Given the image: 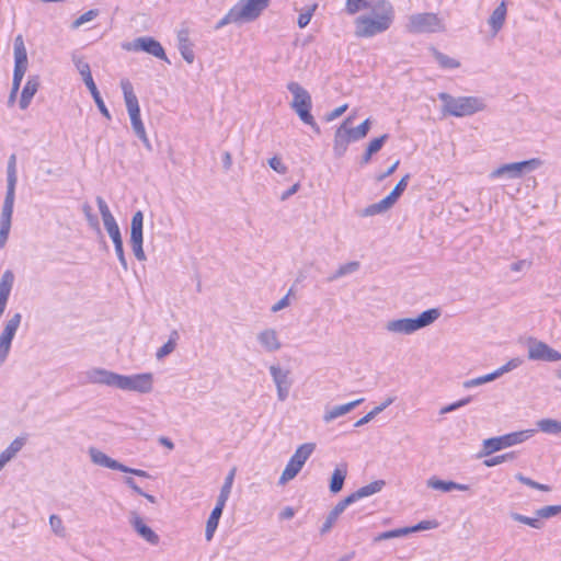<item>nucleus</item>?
<instances>
[{
    "label": "nucleus",
    "mask_w": 561,
    "mask_h": 561,
    "mask_svg": "<svg viewBox=\"0 0 561 561\" xmlns=\"http://www.w3.org/2000/svg\"><path fill=\"white\" fill-rule=\"evenodd\" d=\"M87 379L90 383L105 385L112 388L139 393H149L153 389V375L151 373L127 376L104 368H92L87 371Z\"/></svg>",
    "instance_id": "f257e3e1"
},
{
    "label": "nucleus",
    "mask_w": 561,
    "mask_h": 561,
    "mask_svg": "<svg viewBox=\"0 0 561 561\" xmlns=\"http://www.w3.org/2000/svg\"><path fill=\"white\" fill-rule=\"evenodd\" d=\"M394 21V8L388 0H381L369 13L358 15L354 21L357 38H371L387 32Z\"/></svg>",
    "instance_id": "f03ea898"
},
{
    "label": "nucleus",
    "mask_w": 561,
    "mask_h": 561,
    "mask_svg": "<svg viewBox=\"0 0 561 561\" xmlns=\"http://www.w3.org/2000/svg\"><path fill=\"white\" fill-rule=\"evenodd\" d=\"M16 182V157L11 154L7 167V192L0 215V249H4L11 231Z\"/></svg>",
    "instance_id": "7ed1b4c3"
},
{
    "label": "nucleus",
    "mask_w": 561,
    "mask_h": 561,
    "mask_svg": "<svg viewBox=\"0 0 561 561\" xmlns=\"http://www.w3.org/2000/svg\"><path fill=\"white\" fill-rule=\"evenodd\" d=\"M438 99L443 102V113L454 117L471 116L486 107L484 100L479 96H453L440 92Z\"/></svg>",
    "instance_id": "20e7f679"
},
{
    "label": "nucleus",
    "mask_w": 561,
    "mask_h": 561,
    "mask_svg": "<svg viewBox=\"0 0 561 561\" xmlns=\"http://www.w3.org/2000/svg\"><path fill=\"white\" fill-rule=\"evenodd\" d=\"M440 316L438 309H428L423 311L417 318H402L390 320L386 323V330L392 334H402L410 335L416 332L420 329H423L434 321H436Z\"/></svg>",
    "instance_id": "39448f33"
},
{
    "label": "nucleus",
    "mask_w": 561,
    "mask_h": 561,
    "mask_svg": "<svg viewBox=\"0 0 561 561\" xmlns=\"http://www.w3.org/2000/svg\"><path fill=\"white\" fill-rule=\"evenodd\" d=\"M287 90L293 94V101L290 103L291 108L296 112L302 123L319 133V125L311 114L312 100L310 93L296 81L289 82L287 84Z\"/></svg>",
    "instance_id": "423d86ee"
},
{
    "label": "nucleus",
    "mask_w": 561,
    "mask_h": 561,
    "mask_svg": "<svg viewBox=\"0 0 561 561\" xmlns=\"http://www.w3.org/2000/svg\"><path fill=\"white\" fill-rule=\"evenodd\" d=\"M350 118L344 121L336 129L333 141V151L336 157H342L351 142L366 137L370 128V119H365L355 128L348 127Z\"/></svg>",
    "instance_id": "0eeeda50"
},
{
    "label": "nucleus",
    "mask_w": 561,
    "mask_h": 561,
    "mask_svg": "<svg viewBox=\"0 0 561 561\" xmlns=\"http://www.w3.org/2000/svg\"><path fill=\"white\" fill-rule=\"evenodd\" d=\"M121 88L123 90L125 104L127 107L128 115L130 117V123L134 133L136 136L146 145L149 147V139L146 133L145 125L141 121L140 116V107L139 102L137 99V95L134 92L133 84L128 79H123L121 81Z\"/></svg>",
    "instance_id": "6e6552de"
},
{
    "label": "nucleus",
    "mask_w": 561,
    "mask_h": 561,
    "mask_svg": "<svg viewBox=\"0 0 561 561\" xmlns=\"http://www.w3.org/2000/svg\"><path fill=\"white\" fill-rule=\"evenodd\" d=\"M536 430H526L508 433L502 436L486 438L482 443V448L478 454L479 458L491 456L502 449L522 444L534 436Z\"/></svg>",
    "instance_id": "1a4fd4ad"
},
{
    "label": "nucleus",
    "mask_w": 561,
    "mask_h": 561,
    "mask_svg": "<svg viewBox=\"0 0 561 561\" xmlns=\"http://www.w3.org/2000/svg\"><path fill=\"white\" fill-rule=\"evenodd\" d=\"M542 165L539 158H533L525 161L502 164L490 173L492 180L500 178L519 179L525 173L533 172Z\"/></svg>",
    "instance_id": "9d476101"
},
{
    "label": "nucleus",
    "mask_w": 561,
    "mask_h": 561,
    "mask_svg": "<svg viewBox=\"0 0 561 561\" xmlns=\"http://www.w3.org/2000/svg\"><path fill=\"white\" fill-rule=\"evenodd\" d=\"M72 61H73L77 70L79 71L80 76L82 77V80H83L85 87L90 91L99 111L102 113V115L106 119L110 121L112 118L111 113L107 110V107L96 88V84H95L92 73H91L90 65L82 57H79L76 55L72 56Z\"/></svg>",
    "instance_id": "9b49d317"
},
{
    "label": "nucleus",
    "mask_w": 561,
    "mask_h": 561,
    "mask_svg": "<svg viewBox=\"0 0 561 561\" xmlns=\"http://www.w3.org/2000/svg\"><path fill=\"white\" fill-rule=\"evenodd\" d=\"M316 445L313 443H305L300 445L294 455L287 462L278 483L284 485L288 481L293 480L302 469L306 461L309 459L314 450Z\"/></svg>",
    "instance_id": "f8f14e48"
},
{
    "label": "nucleus",
    "mask_w": 561,
    "mask_h": 561,
    "mask_svg": "<svg viewBox=\"0 0 561 561\" xmlns=\"http://www.w3.org/2000/svg\"><path fill=\"white\" fill-rule=\"evenodd\" d=\"M21 322L22 314L20 312L10 314L3 322L0 333V367L7 362L10 355L12 342L21 325Z\"/></svg>",
    "instance_id": "ddd939ff"
},
{
    "label": "nucleus",
    "mask_w": 561,
    "mask_h": 561,
    "mask_svg": "<svg viewBox=\"0 0 561 561\" xmlns=\"http://www.w3.org/2000/svg\"><path fill=\"white\" fill-rule=\"evenodd\" d=\"M442 19L435 13H416L409 16L407 30L410 33H436L444 31Z\"/></svg>",
    "instance_id": "4468645a"
},
{
    "label": "nucleus",
    "mask_w": 561,
    "mask_h": 561,
    "mask_svg": "<svg viewBox=\"0 0 561 561\" xmlns=\"http://www.w3.org/2000/svg\"><path fill=\"white\" fill-rule=\"evenodd\" d=\"M122 48L126 51H145L160 60L170 64L163 46L151 36L137 37L131 42L122 43Z\"/></svg>",
    "instance_id": "2eb2a0df"
},
{
    "label": "nucleus",
    "mask_w": 561,
    "mask_h": 561,
    "mask_svg": "<svg viewBox=\"0 0 561 561\" xmlns=\"http://www.w3.org/2000/svg\"><path fill=\"white\" fill-rule=\"evenodd\" d=\"M268 4L270 0H239L232 9L240 23H249L257 20Z\"/></svg>",
    "instance_id": "dca6fc26"
},
{
    "label": "nucleus",
    "mask_w": 561,
    "mask_h": 561,
    "mask_svg": "<svg viewBox=\"0 0 561 561\" xmlns=\"http://www.w3.org/2000/svg\"><path fill=\"white\" fill-rule=\"evenodd\" d=\"M144 214L141 210H137L131 217L130 224V239L129 243L135 257L142 262L146 261L147 256L142 248L144 243Z\"/></svg>",
    "instance_id": "f3484780"
},
{
    "label": "nucleus",
    "mask_w": 561,
    "mask_h": 561,
    "mask_svg": "<svg viewBox=\"0 0 561 561\" xmlns=\"http://www.w3.org/2000/svg\"><path fill=\"white\" fill-rule=\"evenodd\" d=\"M528 358L531 360L554 363L561 360V353L542 341L529 339Z\"/></svg>",
    "instance_id": "a211bd4d"
},
{
    "label": "nucleus",
    "mask_w": 561,
    "mask_h": 561,
    "mask_svg": "<svg viewBox=\"0 0 561 561\" xmlns=\"http://www.w3.org/2000/svg\"><path fill=\"white\" fill-rule=\"evenodd\" d=\"M268 370L276 386L277 399L280 402H284L288 398L293 385V381L289 377L290 371L288 369H283L278 365L270 366Z\"/></svg>",
    "instance_id": "6ab92c4d"
},
{
    "label": "nucleus",
    "mask_w": 561,
    "mask_h": 561,
    "mask_svg": "<svg viewBox=\"0 0 561 561\" xmlns=\"http://www.w3.org/2000/svg\"><path fill=\"white\" fill-rule=\"evenodd\" d=\"M437 527H438V523L436 520H422L411 527H402V528H397V529H391V530L380 533L374 538V541L378 542L381 540L399 538V537H403V536H407L412 533L430 530V529H434Z\"/></svg>",
    "instance_id": "aec40b11"
},
{
    "label": "nucleus",
    "mask_w": 561,
    "mask_h": 561,
    "mask_svg": "<svg viewBox=\"0 0 561 561\" xmlns=\"http://www.w3.org/2000/svg\"><path fill=\"white\" fill-rule=\"evenodd\" d=\"M128 522L133 529L146 542L151 546H157L160 542V537L149 526H147L142 517L135 511L129 513Z\"/></svg>",
    "instance_id": "412c9836"
},
{
    "label": "nucleus",
    "mask_w": 561,
    "mask_h": 561,
    "mask_svg": "<svg viewBox=\"0 0 561 561\" xmlns=\"http://www.w3.org/2000/svg\"><path fill=\"white\" fill-rule=\"evenodd\" d=\"M256 340L261 347L267 353H276L282 348L279 335L275 329L266 328L260 331Z\"/></svg>",
    "instance_id": "4be33fe9"
},
{
    "label": "nucleus",
    "mask_w": 561,
    "mask_h": 561,
    "mask_svg": "<svg viewBox=\"0 0 561 561\" xmlns=\"http://www.w3.org/2000/svg\"><path fill=\"white\" fill-rule=\"evenodd\" d=\"M15 276L11 270L3 272L0 278V318L3 316L13 288Z\"/></svg>",
    "instance_id": "5701e85b"
},
{
    "label": "nucleus",
    "mask_w": 561,
    "mask_h": 561,
    "mask_svg": "<svg viewBox=\"0 0 561 561\" xmlns=\"http://www.w3.org/2000/svg\"><path fill=\"white\" fill-rule=\"evenodd\" d=\"M362 402H364V398L341 405L327 407L323 414L324 423H331L335 419L347 414Z\"/></svg>",
    "instance_id": "b1692460"
},
{
    "label": "nucleus",
    "mask_w": 561,
    "mask_h": 561,
    "mask_svg": "<svg viewBox=\"0 0 561 561\" xmlns=\"http://www.w3.org/2000/svg\"><path fill=\"white\" fill-rule=\"evenodd\" d=\"M105 230L107 231L110 238L112 239L115 248V253L117 255V259L122 265V267L127 271L128 264L125 257L124 253V247H123V239L121 234V230L117 224L105 227Z\"/></svg>",
    "instance_id": "393cba45"
},
{
    "label": "nucleus",
    "mask_w": 561,
    "mask_h": 561,
    "mask_svg": "<svg viewBox=\"0 0 561 561\" xmlns=\"http://www.w3.org/2000/svg\"><path fill=\"white\" fill-rule=\"evenodd\" d=\"M89 455L91 458V461L98 466L108 468L112 470H118L124 469V465L119 461L108 457L103 451L99 450L98 448L91 447L89 449Z\"/></svg>",
    "instance_id": "a878e982"
},
{
    "label": "nucleus",
    "mask_w": 561,
    "mask_h": 561,
    "mask_svg": "<svg viewBox=\"0 0 561 561\" xmlns=\"http://www.w3.org/2000/svg\"><path fill=\"white\" fill-rule=\"evenodd\" d=\"M39 88V77L38 76H30L27 81L22 90L21 99H20V107L22 110H26L32 102L33 96L37 92Z\"/></svg>",
    "instance_id": "bb28decb"
},
{
    "label": "nucleus",
    "mask_w": 561,
    "mask_h": 561,
    "mask_svg": "<svg viewBox=\"0 0 561 561\" xmlns=\"http://www.w3.org/2000/svg\"><path fill=\"white\" fill-rule=\"evenodd\" d=\"M506 2L503 0L492 12L488 21L492 28L493 35H496L502 30L506 20Z\"/></svg>",
    "instance_id": "cd10ccee"
},
{
    "label": "nucleus",
    "mask_w": 561,
    "mask_h": 561,
    "mask_svg": "<svg viewBox=\"0 0 561 561\" xmlns=\"http://www.w3.org/2000/svg\"><path fill=\"white\" fill-rule=\"evenodd\" d=\"M225 506L226 504H220V502H216V505L213 508L206 523L205 538L207 541H210L213 539Z\"/></svg>",
    "instance_id": "c85d7f7f"
},
{
    "label": "nucleus",
    "mask_w": 561,
    "mask_h": 561,
    "mask_svg": "<svg viewBox=\"0 0 561 561\" xmlns=\"http://www.w3.org/2000/svg\"><path fill=\"white\" fill-rule=\"evenodd\" d=\"M27 438L19 436L14 438L10 445L0 454V459L7 465L10 462L25 446Z\"/></svg>",
    "instance_id": "c756f323"
},
{
    "label": "nucleus",
    "mask_w": 561,
    "mask_h": 561,
    "mask_svg": "<svg viewBox=\"0 0 561 561\" xmlns=\"http://www.w3.org/2000/svg\"><path fill=\"white\" fill-rule=\"evenodd\" d=\"M385 484H386V482L383 480H376V481L370 482L369 484H366V485L359 488L355 492L351 493V495L353 496L354 501L357 502L360 499H364V497H367V496H370V495H374V494L380 492L382 490V488L385 486Z\"/></svg>",
    "instance_id": "7c9ffc66"
},
{
    "label": "nucleus",
    "mask_w": 561,
    "mask_h": 561,
    "mask_svg": "<svg viewBox=\"0 0 561 561\" xmlns=\"http://www.w3.org/2000/svg\"><path fill=\"white\" fill-rule=\"evenodd\" d=\"M392 206H393V204L387 197H385L381 201H379L378 203H375V204H371V205L365 207L360 211L359 215L362 217H371V216H375V215H379V214L386 213Z\"/></svg>",
    "instance_id": "2f4dec72"
},
{
    "label": "nucleus",
    "mask_w": 561,
    "mask_h": 561,
    "mask_svg": "<svg viewBox=\"0 0 561 561\" xmlns=\"http://www.w3.org/2000/svg\"><path fill=\"white\" fill-rule=\"evenodd\" d=\"M179 339L180 336L178 331L173 330L169 335V340L157 351V359L161 360L168 355H170L175 350Z\"/></svg>",
    "instance_id": "473e14b6"
},
{
    "label": "nucleus",
    "mask_w": 561,
    "mask_h": 561,
    "mask_svg": "<svg viewBox=\"0 0 561 561\" xmlns=\"http://www.w3.org/2000/svg\"><path fill=\"white\" fill-rule=\"evenodd\" d=\"M236 471H237V469L232 468L225 478V482L221 485L219 495L217 497V502H220V504H226L231 494V490H232V485H233L234 477H236Z\"/></svg>",
    "instance_id": "72a5a7b5"
},
{
    "label": "nucleus",
    "mask_w": 561,
    "mask_h": 561,
    "mask_svg": "<svg viewBox=\"0 0 561 561\" xmlns=\"http://www.w3.org/2000/svg\"><path fill=\"white\" fill-rule=\"evenodd\" d=\"M95 201L102 216L104 228L117 224L105 199L101 196H96Z\"/></svg>",
    "instance_id": "f704fd0d"
},
{
    "label": "nucleus",
    "mask_w": 561,
    "mask_h": 561,
    "mask_svg": "<svg viewBox=\"0 0 561 561\" xmlns=\"http://www.w3.org/2000/svg\"><path fill=\"white\" fill-rule=\"evenodd\" d=\"M14 64H28L27 50L24 45L23 37L18 35L13 44Z\"/></svg>",
    "instance_id": "c9c22d12"
},
{
    "label": "nucleus",
    "mask_w": 561,
    "mask_h": 561,
    "mask_svg": "<svg viewBox=\"0 0 561 561\" xmlns=\"http://www.w3.org/2000/svg\"><path fill=\"white\" fill-rule=\"evenodd\" d=\"M538 431H541L546 434H559L561 433V421H557L553 419H542L537 422Z\"/></svg>",
    "instance_id": "e433bc0d"
},
{
    "label": "nucleus",
    "mask_w": 561,
    "mask_h": 561,
    "mask_svg": "<svg viewBox=\"0 0 561 561\" xmlns=\"http://www.w3.org/2000/svg\"><path fill=\"white\" fill-rule=\"evenodd\" d=\"M345 477H346L345 468L344 469L335 468V470L333 471L332 478H331V482H330L331 492L337 493L339 491L342 490Z\"/></svg>",
    "instance_id": "4c0bfd02"
},
{
    "label": "nucleus",
    "mask_w": 561,
    "mask_h": 561,
    "mask_svg": "<svg viewBox=\"0 0 561 561\" xmlns=\"http://www.w3.org/2000/svg\"><path fill=\"white\" fill-rule=\"evenodd\" d=\"M511 518L514 519L515 522L528 525L535 529H540L543 526V523L541 522L542 518H539L537 515L536 517H528L519 513L513 512L511 513Z\"/></svg>",
    "instance_id": "58836bf2"
},
{
    "label": "nucleus",
    "mask_w": 561,
    "mask_h": 561,
    "mask_svg": "<svg viewBox=\"0 0 561 561\" xmlns=\"http://www.w3.org/2000/svg\"><path fill=\"white\" fill-rule=\"evenodd\" d=\"M434 57L437 64L443 69H456L460 66V62L438 50H434Z\"/></svg>",
    "instance_id": "ea45409f"
},
{
    "label": "nucleus",
    "mask_w": 561,
    "mask_h": 561,
    "mask_svg": "<svg viewBox=\"0 0 561 561\" xmlns=\"http://www.w3.org/2000/svg\"><path fill=\"white\" fill-rule=\"evenodd\" d=\"M497 375L495 371H492L490 374H486V375H483V376H479V377H476V378H472V379H468L463 382V387L466 389H470V388H473V387H478V386H481V385H484L486 382H491L495 379H497Z\"/></svg>",
    "instance_id": "a19ab883"
},
{
    "label": "nucleus",
    "mask_w": 561,
    "mask_h": 561,
    "mask_svg": "<svg viewBox=\"0 0 561 561\" xmlns=\"http://www.w3.org/2000/svg\"><path fill=\"white\" fill-rule=\"evenodd\" d=\"M82 213L88 221V225L93 230L100 231V222L98 216L93 213L92 206L89 203H84L81 206Z\"/></svg>",
    "instance_id": "79ce46f5"
},
{
    "label": "nucleus",
    "mask_w": 561,
    "mask_h": 561,
    "mask_svg": "<svg viewBox=\"0 0 561 561\" xmlns=\"http://www.w3.org/2000/svg\"><path fill=\"white\" fill-rule=\"evenodd\" d=\"M358 268H359V263L356 261L345 263V264L341 265L332 276H330L329 280H335L340 277L352 274V273L356 272Z\"/></svg>",
    "instance_id": "37998d69"
},
{
    "label": "nucleus",
    "mask_w": 561,
    "mask_h": 561,
    "mask_svg": "<svg viewBox=\"0 0 561 561\" xmlns=\"http://www.w3.org/2000/svg\"><path fill=\"white\" fill-rule=\"evenodd\" d=\"M427 486L434 490H439L443 492L453 491V486H455L454 481H444L436 477H432L427 480Z\"/></svg>",
    "instance_id": "c03bdc74"
},
{
    "label": "nucleus",
    "mask_w": 561,
    "mask_h": 561,
    "mask_svg": "<svg viewBox=\"0 0 561 561\" xmlns=\"http://www.w3.org/2000/svg\"><path fill=\"white\" fill-rule=\"evenodd\" d=\"M516 458V453L515 451H510V453H506V454H502V455H497V456H493L491 458H488L483 461V465L485 467H495L500 463H503V462H506V461H511V460H514Z\"/></svg>",
    "instance_id": "a18cd8bd"
},
{
    "label": "nucleus",
    "mask_w": 561,
    "mask_h": 561,
    "mask_svg": "<svg viewBox=\"0 0 561 561\" xmlns=\"http://www.w3.org/2000/svg\"><path fill=\"white\" fill-rule=\"evenodd\" d=\"M49 526L51 528V531L60 537V538H65L67 533H66V528H65V525H64V522L61 519L60 516L56 515V514H53L49 516Z\"/></svg>",
    "instance_id": "49530a36"
},
{
    "label": "nucleus",
    "mask_w": 561,
    "mask_h": 561,
    "mask_svg": "<svg viewBox=\"0 0 561 561\" xmlns=\"http://www.w3.org/2000/svg\"><path fill=\"white\" fill-rule=\"evenodd\" d=\"M409 179V174L404 175L396 185L393 191L388 196H386L393 205L397 203L401 194L405 191Z\"/></svg>",
    "instance_id": "de8ad7c7"
},
{
    "label": "nucleus",
    "mask_w": 561,
    "mask_h": 561,
    "mask_svg": "<svg viewBox=\"0 0 561 561\" xmlns=\"http://www.w3.org/2000/svg\"><path fill=\"white\" fill-rule=\"evenodd\" d=\"M99 15V10L96 9H91L87 12H84L83 14H81L78 19H76L73 22H72V25L71 27L73 30H77L79 28L81 25L94 20L96 16Z\"/></svg>",
    "instance_id": "09e8293b"
},
{
    "label": "nucleus",
    "mask_w": 561,
    "mask_h": 561,
    "mask_svg": "<svg viewBox=\"0 0 561 561\" xmlns=\"http://www.w3.org/2000/svg\"><path fill=\"white\" fill-rule=\"evenodd\" d=\"M124 483L128 488H130L135 493L146 497L150 503H156L157 502L156 497L153 495H151V494H148V493L144 492V490L138 486V484L136 483V481L131 477H125L124 478Z\"/></svg>",
    "instance_id": "8fccbe9b"
},
{
    "label": "nucleus",
    "mask_w": 561,
    "mask_h": 561,
    "mask_svg": "<svg viewBox=\"0 0 561 561\" xmlns=\"http://www.w3.org/2000/svg\"><path fill=\"white\" fill-rule=\"evenodd\" d=\"M561 513V505H548L536 511L539 518H550Z\"/></svg>",
    "instance_id": "3c124183"
},
{
    "label": "nucleus",
    "mask_w": 561,
    "mask_h": 561,
    "mask_svg": "<svg viewBox=\"0 0 561 561\" xmlns=\"http://www.w3.org/2000/svg\"><path fill=\"white\" fill-rule=\"evenodd\" d=\"M178 48H179L181 56L187 64L194 62L195 54L193 50V44L191 42L178 45Z\"/></svg>",
    "instance_id": "603ef678"
},
{
    "label": "nucleus",
    "mask_w": 561,
    "mask_h": 561,
    "mask_svg": "<svg viewBox=\"0 0 561 561\" xmlns=\"http://www.w3.org/2000/svg\"><path fill=\"white\" fill-rule=\"evenodd\" d=\"M522 364H523V359H520L518 357H515V358L510 359L506 364H504L503 366L499 367L494 371L496 373L497 377L500 378L504 374L516 369Z\"/></svg>",
    "instance_id": "864d4df0"
},
{
    "label": "nucleus",
    "mask_w": 561,
    "mask_h": 561,
    "mask_svg": "<svg viewBox=\"0 0 561 561\" xmlns=\"http://www.w3.org/2000/svg\"><path fill=\"white\" fill-rule=\"evenodd\" d=\"M28 64H14L13 80L14 88L21 87L22 79L27 70Z\"/></svg>",
    "instance_id": "5fc2aeb1"
},
{
    "label": "nucleus",
    "mask_w": 561,
    "mask_h": 561,
    "mask_svg": "<svg viewBox=\"0 0 561 561\" xmlns=\"http://www.w3.org/2000/svg\"><path fill=\"white\" fill-rule=\"evenodd\" d=\"M231 23L241 24L232 8L217 22L215 30H220Z\"/></svg>",
    "instance_id": "6e6d98bb"
},
{
    "label": "nucleus",
    "mask_w": 561,
    "mask_h": 561,
    "mask_svg": "<svg viewBox=\"0 0 561 561\" xmlns=\"http://www.w3.org/2000/svg\"><path fill=\"white\" fill-rule=\"evenodd\" d=\"M516 479H517L520 483H523V484H525V485H528V486H530V488H533V489H537V490L546 491V492H547V491H550V486H549V485L538 483V482H536V481L531 480L530 478L523 476L522 473L516 474Z\"/></svg>",
    "instance_id": "4d7b16f0"
},
{
    "label": "nucleus",
    "mask_w": 561,
    "mask_h": 561,
    "mask_svg": "<svg viewBox=\"0 0 561 561\" xmlns=\"http://www.w3.org/2000/svg\"><path fill=\"white\" fill-rule=\"evenodd\" d=\"M317 4H312L310 8H308L305 12H301L298 16V26L300 28H305L311 21V18L317 9Z\"/></svg>",
    "instance_id": "13d9d810"
},
{
    "label": "nucleus",
    "mask_w": 561,
    "mask_h": 561,
    "mask_svg": "<svg viewBox=\"0 0 561 561\" xmlns=\"http://www.w3.org/2000/svg\"><path fill=\"white\" fill-rule=\"evenodd\" d=\"M355 503L353 496L350 494L344 500L340 501L331 511L337 518L351 504Z\"/></svg>",
    "instance_id": "bf43d9fd"
},
{
    "label": "nucleus",
    "mask_w": 561,
    "mask_h": 561,
    "mask_svg": "<svg viewBox=\"0 0 561 561\" xmlns=\"http://www.w3.org/2000/svg\"><path fill=\"white\" fill-rule=\"evenodd\" d=\"M387 139H388V135L387 134H385V135H382V136H380L378 138L373 139L368 144V146H367V150L369 151V153L374 154V153L378 152L381 149V147L383 146V144H385V141Z\"/></svg>",
    "instance_id": "052dcab7"
},
{
    "label": "nucleus",
    "mask_w": 561,
    "mask_h": 561,
    "mask_svg": "<svg viewBox=\"0 0 561 561\" xmlns=\"http://www.w3.org/2000/svg\"><path fill=\"white\" fill-rule=\"evenodd\" d=\"M268 165L279 174H285L288 170L287 167L283 163L282 159L276 156L268 160Z\"/></svg>",
    "instance_id": "680f3d73"
},
{
    "label": "nucleus",
    "mask_w": 561,
    "mask_h": 561,
    "mask_svg": "<svg viewBox=\"0 0 561 561\" xmlns=\"http://www.w3.org/2000/svg\"><path fill=\"white\" fill-rule=\"evenodd\" d=\"M291 293H293V290L289 289L287 295H285L280 300H278L276 304H274L272 306L271 311L275 313V312H278V311L287 308L290 304L289 297H290Z\"/></svg>",
    "instance_id": "e2e57ef3"
},
{
    "label": "nucleus",
    "mask_w": 561,
    "mask_h": 561,
    "mask_svg": "<svg viewBox=\"0 0 561 561\" xmlns=\"http://www.w3.org/2000/svg\"><path fill=\"white\" fill-rule=\"evenodd\" d=\"M336 520L337 517L330 512L320 529L321 534H327L328 531H330V529L333 527Z\"/></svg>",
    "instance_id": "0e129e2a"
},
{
    "label": "nucleus",
    "mask_w": 561,
    "mask_h": 561,
    "mask_svg": "<svg viewBox=\"0 0 561 561\" xmlns=\"http://www.w3.org/2000/svg\"><path fill=\"white\" fill-rule=\"evenodd\" d=\"M122 472H126V473H131V474H135L137 477H141V478H150V474L145 471V470H141V469H134V468H129L127 466L124 465V469H121Z\"/></svg>",
    "instance_id": "69168bd1"
},
{
    "label": "nucleus",
    "mask_w": 561,
    "mask_h": 561,
    "mask_svg": "<svg viewBox=\"0 0 561 561\" xmlns=\"http://www.w3.org/2000/svg\"><path fill=\"white\" fill-rule=\"evenodd\" d=\"M529 266H530V262H527L526 260H519V261H516L511 264V270L513 272H520Z\"/></svg>",
    "instance_id": "338daca9"
},
{
    "label": "nucleus",
    "mask_w": 561,
    "mask_h": 561,
    "mask_svg": "<svg viewBox=\"0 0 561 561\" xmlns=\"http://www.w3.org/2000/svg\"><path fill=\"white\" fill-rule=\"evenodd\" d=\"M470 402H471V397H467V398L460 399V400H458L456 402H453V403L448 404L449 408H450L449 410H450V412L456 411L459 408H462V407L467 405Z\"/></svg>",
    "instance_id": "774afa93"
}]
</instances>
